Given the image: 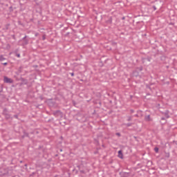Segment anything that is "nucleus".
Here are the masks:
<instances>
[{
	"label": "nucleus",
	"mask_w": 177,
	"mask_h": 177,
	"mask_svg": "<svg viewBox=\"0 0 177 177\" xmlns=\"http://www.w3.org/2000/svg\"><path fill=\"white\" fill-rule=\"evenodd\" d=\"M26 38H27V36H25L22 39L19 41V42H22L19 43V45H21L22 46H24L25 45H28V40Z\"/></svg>",
	"instance_id": "obj_1"
},
{
	"label": "nucleus",
	"mask_w": 177,
	"mask_h": 177,
	"mask_svg": "<svg viewBox=\"0 0 177 177\" xmlns=\"http://www.w3.org/2000/svg\"><path fill=\"white\" fill-rule=\"evenodd\" d=\"M4 82L6 84H12L13 82V80L6 76L4 77Z\"/></svg>",
	"instance_id": "obj_2"
},
{
	"label": "nucleus",
	"mask_w": 177,
	"mask_h": 177,
	"mask_svg": "<svg viewBox=\"0 0 177 177\" xmlns=\"http://www.w3.org/2000/svg\"><path fill=\"white\" fill-rule=\"evenodd\" d=\"M3 113L6 115V118H10V115L8 114V111L6 109H4Z\"/></svg>",
	"instance_id": "obj_3"
},
{
	"label": "nucleus",
	"mask_w": 177,
	"mask_h": 177,
	"mask_svg": "<svg viewBox=\"0 0 177 177\" xmlns=\"http://www.w3.org/2000/svg\"><path fill=\"white\" fill-rule=\"evenodd\" d=\"M118 156L119 157V158H124V155L122 154V151L120 150L118 151Z\"/></svg>",
	"instance_id": "obj_4"
},
{
	"label": "nucleus",
	"mask_w": 177,
	"mask_h": 177,
	"mask_svg": "<svg viewBox=\"0 0 177 177\" xmlns=\"http://www.w3.org/2000/svg\"><path fill=\"white\" fill-rule=\"evenodd\" d=\"M3 60H6V58L3 55H0V62H3Z\"/></svg>",
	"instance_id": "obj_5"
},
{
	"label": "nucleus",
	"mask_w": 177,
	"mask_h": 177,
	"mask_svg": "<svg viewBox=\"0 0 177 177\" xmlns=\"http://www.w3.org/2000/svg\"><path fill=\"white\" fill-rule=\"evenodd\" d=\"M150 115L145 116V121H150Z\"/></svg>",
	"instance_id": "obj_6"
},
{
	"label": "nucleus",
	"mask_w": 177,
	"mask_h": 177,
	"mask_svg": "<svg viewBox=\"0 0 177 177\" xmlns=\"http://www.w3.org/2000/svg\"><path fill=\"white\" fill-rule=\"evenodd\" d=\"M123 176L124 177H129V173H127V172L123 173Z\"/></svg>",
	"instance_id": "obj_7"
},
{
	"label": "nucleus",
	"mask_w": 177,
	"mask_h": 177,
	"mask_svg": "<svg viewBox=\"0 0 177 177\" xmlns=\"http://www.w3.org/2000/svg\"><path fill=\"white\" fill-rule=\"evenodd\" d=\"M154 150H155L156 153H158V147H155V148H154Z\"/></svg>",
	"instance_id": "obj_8"
},
{
	"label": "nucleus",
	"mask_w": 177,
	"mask_h": 177,
	"mask_svg": "<svg viewBox=\"0 0 177 177\" xmlns=\"http://www.w3.org/2000/svg\"><path fill=\"white\" fill-rule=\"evenodd\" d=\"M131 120H132V118H131V116H129V117L128 118L127 121H131Z\"/></svg>",
	"instance_id": "obj_9"
},
{
	"label": "nucleus",
	"mask_w": 177,
	"mask_h": 177,
	"mask_svg": "<svg viewBox=\"0 0 177 177\" xmlns=\"http://www.w3.org/2000/svg\"><path fill=\"white\" fill-rule=\"evenodd\" d=\"M166 157H167V158H169V153H166Z\"/></svg>",
	"instance_id": "obj_10"
},
{
	"label": "nucleus",
	"mask_w": 177,
	"mask_h": 177,
	"mask_svg": "<svg viewBox=\"0 0 177 177\" xmlns=\"http://www.w3.org/2000/svg\"><path fill=\"white\" fill-rule=\"evenodd\" d=\"M126 125H127V127H131V125H132V124L128 123V124H127Z\"/></svg>",
	"instance_id": "obj_11"
},
{
	"label": "nucleus",
	"mask_w": 177,
	"mask_h": 177,
	"mask_svg": "<svg viewBox=\"0 0 177 177\" xmlns=\"http://www.w3.org/2000/svg\"><path fill=\"white\" fill-rule=\"evenodd\" d=\"M3 66H7L8 65V62L6 63H3Z\"/></svg>",
	"instance_id": "obj_12"
},
{
	"label": "nucleus",
	"mask_w": 177,
	"mask_h": 177,
	"mask_svg": "<svg viewBox=\"0 0 177 177\" xmlns=\"http://www.w3.org/2000/svg\"><path fill=\"white\" fill-rule=\"evenodd\" d=\"M16 56L20 57V54H16Z\"/></svg>",
	"instance_id": "obj_13"
},
{
	"label": "nucleus",
	"mask_w": 177,
	"mask_h": 177,
	"mask_svg": "<svg viewBox=\"0 0 177 177\" xmlns=\"http://www.w3.org/2000/svg\"><path fill=\"white\" fill-rule=\"evenodd\" d=\"M71 75L72 77H74V73H71Z\"/></svg>",
	"instance_id": "obj_14"
},
{
	"label": "nucleus",
	"mask_w": 177,
	"mask_h": 177,
	"mask_svg": "<svg viewBox=\"0 0 177 177\" xmlns=\"http://www.w3.org/2000/svg\"><path fill=\"white\" fill-rule=\"evenodd\" d=\"M38 35H39L38 32L35 33V37H38Z\"/></svg>",
	"instance_id": "obj_15"
},
{
	"label": "nucleus",
	"mask_w": 177,
	"mask_h": 177,
	"mask_svg": "<svg viewBox=\"0 0 177 177\" xmlns=\"http://www.w3.org/2000/svg\"><path fill=\"white\" fill-rule=\"evenodd\" d=\"M161 120H165V118H162Z\"/></svg>",
	"instance_id": "obj_16"
},
{
	"label": "nucleus",
	"mask_w": 177,
	"mask_h": 177,
	"mask_svg": "<svg viewBox=\"0 0 177 177\" xmlns=\"http://www.w3.org/2000/svg\"><path fill=\"white\" fill-rule=\"evenodd\" d=\"M169 118V115H167V118Z\"/></svg>",
	"instance_id": "obj_17"
},
{
	"label": "nucleus",
	"mask_w": 177,
	"mask_h": 177,
	"mask_svg": "<svg viewBox=\"0 0 177 177\" xmlns=\"http://www.w3.org/2000/svg\"><path fill=\"white\" fill-rule=\"evenodd\" d=\"M135 117H138V115H135Z\"/></svg>",
	"instance_id": "obj_18"
},
{
	"label": "nucleus",
	"mask_w": 177,
	"mask_h": 177,
	"mask_svg": "<svg viewBox=\"0 0 177 177\" xmlns=\"http://www.w3.org/2000/svg\"><path fill=\"white\" fill-rule=\"evenodd\" d=\"M43 39H45V37H43Z\"/></svg>",
	"instance_id": "obj_19"
},
{
	"label": "nucleus",
	"mask_w": 177,
	"mask_h": 177,
	"mask_svg": "<svg viewBox=\"0 0 177 177\" xmlns=\"http://www.w3.org/2000/svg\"><path fill=\"white\" fill-rule=\"evenodd\" d=\"M117 135H119V136H120V133H117Z\"/></svg>",
	"instance_id": "obj_20"
}]
</instances>
